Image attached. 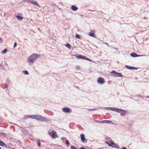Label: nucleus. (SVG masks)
Here are the masks:
<instances>
[{"mask_svg":"<svg viewBox=\"0 0 149 149\" xmlns=\"http://www.w3.org/2000/svg\"><path fill=\"white\" fill-rule=\"evenodd\" d=\"M40 56V55L37 54H33L29 56L27 59L29 62L31 63H32L35 60Z\"/></svg>","mask_w":149,"mask_h":149,"instance_id":"1","label":"nucleus"},{"mask_svg":"<svg viewBox=\"0 0 149 149\" xmlns=\"http://www.w3.org/2000/svg\"><path fill=\"white\" fill-rule=\"evenodd\" d=\"M107 143L109 146H111L112 147L115 148H118V146L115 143L113 142V141L112 140L108 141L107 142Z\"/></svg>","mask_w":149,"mask_h":149,"instance_id":"2","label":"nucleus"},{"mask_svg":"<svg viewBox=\"0 0 149 149\" xmlns=\"http://www.w3.org/2000/svg\"><path fill=\"white\" fill-rule=\"evenodd\" d=\"M74 56L77 58L78 59H82L86 60L88 61H92V60L88 58H86L85 56H84L81 55H74Z\"/></svg>","mask_w":149,"mask_h":149,"instance_id":"3","label":"nucleus"},{"mask_svg":"<svg viewBox=\"0 0 149 149\" xmlns=\"http://www.w3.org/2000/svg\"><path fill=\"white\" fill-rule=\"evenodd\" d=\"M112 76L115 77H122L123 75L119 73H118L115 71H113L111 72Z\"/></svg>","mask_w":149,"mask_h":149,"instance_id":"4","label":"nucleus"},{"mask_svg":"<svg viewBox=\"0 0 149 149\" xmlns=\"http://www.w3.org/2000/svg\"><path fill=\"white\" fill-rule=\"evenodd\" d=\"M40 117L38 120L42 122H47L49 120L48 119L45 117L41 116H40Z\"/></svg>","mask_w":149,"mask_h":149,"instance_id":"5","label":"nucleus"},{"mask_svg":"<svg viewBox=\"0 0 149 149\" xmlns=\"http://www.w3.org/2000/svg\"><path fill=\"white\" fill-rule=\"evenodd\" d=\"M97 81L98 83L101 84H104L105 81L104 78L100 77L98 78Z\"/></svg>","mask_w":149,"mask_h":149,"instance_id":"6","label":"nucleus"},{"mask_svg":"<svg viewBox=\"0 0 149 149\" xmlns=\"http://www.w3.org/2000/svg\"><path fill=\"white\" fill-rule=\"evenodd\" d=\"M49 134L50 136H52L54 138L57 137L56 132L53 131L52 132L50 133Z\"/></svg>","mask_w":149,"mask_h":149,"instance_id":"7","label":"nucleus"},{"mask_svg":"<svg viewBox=\"0 0 149 149\" xmlns=\"http://www.w3.org/2000/svg\"><path fill=\"white\" fill-rule=\"evenodd\" d=\"M116 111L118 113H127V111H125L123 109H116Z\"/></svg>","mask_w":149,"mask_h":149,"instance_id":"8","label":"nucleus"},{"mask_svg":"<svg viewBox=\"0 0 149 149\" xmlns=\"http://www.w3.org/2000/svg\"><path fill=\"white\" fill-rule=\"evenodd\" d=\"M95 31L94 30H93L91 31L89 34V35L93 37H95Z\"/></svg>","mask_w":149,"mask_h":149,"instance_id":"9","label":"nucleus"},{"mask_svg":"<svg viewBox=\"0 0 149 149\" xmlns=\"http://www.w3.org/2000/svg\"><path fill=\"white\" fill-rule=\"evenodd\" d=\"M63 111L65 112H69L70 111V109L69 108L64 107L63 109Z\"/></svg>","mask_w":149,"mask_h":149,"instance_id":"10","label":"nucleus"},{"mask_svg":"<svg viewBox=\"0 0 149 149\" xmlns=\"http://www.w3.org/2000/svg\"><path fill=\"white\" fill-rule=\"evenodd\" d=\"M29 2L31 4L36 5L38 7H39V5L37 3L36 1L30 0L29 1Z\"/></svg>","mask_w":149,"mask_h":149,"instance_id":"11","label":"nucleus"},{"mask_svg":"<svg viewBox=\"0 0 149 149\" xmlns=\"http://www.w3.org/2000/svg\"><path fill=\"white\" fill-rule=\"evenodd\" d=\"M100 123H105L108 124L111 123H112L111 121L107 120H104L101 121H100Z\"/></svg>","mask_w":149,"mask_h":149,"instance_id":"12","label":"nucleus"},{"mask_svg":"<svg viewBox=\"0 0 149 149\" xmlns=\"http://www.w3.org/2000/svg\"><path fill=\"white\" fill-rule=\"evenodd\" d=\"M81 139V141L84 142L85 141V138L84 135L83 134H81L80 135Z\"/></svg>","mask_w":149,"mask_h":149,"instance_id":"13","label":"nucleus"},{"mask_svg":"<svg viewBox=\"0 0 149 149\" xmlns=\"http://www.w3.org/2000/svg\"><path fill=\"white\" fill-rule=\"evenodd\" d=\"M25 119H26L27 118H31L32 119H34V115H26L25 116Z\"/></svg>","mask_w":149,"mask_h":149,"instance_id":"14","label":"nucleus"},{"mask_svg":"<svg viewBox=\"0 0 149 149\" xmlns=\"http://www.w3.org/2000/svg\"><path fill=\"white\" fill-rule=\"evenodd\" d=\"M130 55L131 56H132L133 57H136L139 56L137 54L135 53H132Z\"/></svg>","mask_w":149,"mask_h":149,"instance_id":"15","label":"nucleus"},{"mask_svg":"<svg viewBox=\"0 0 149 149\" xmlns=\"http://www.w3.org/2000/svg\"><path fill=\"white\" fill-rule=\"evenodd\" d=\"M71 8L72 10L74 11L77 10L78 9V8L75 6H72L71 7Z\"/></svg>","mask_w":149,"mask_h":149,"instance_id":"16","label":"nucleus"},{"mask_svg":"<svg viewBox=\"0 0 149 149\" xmlns=\"http://www.w3.org/2000/svg\"><path fill=\"white\" fill-rule=\"evenodd\" d=\"M37 143L38 146L39 147H41V145H40L41 143H40V140L39 139H38V140L37 141Z\"/></svg>","mask_w":149,"mask_h":149,"instance_id":"17","label":"nucleus"},{"mask_svg":"<svg viewBox=\"0 0 149 149\" xmlns=\"http://www.w3.org/2000/svg\"><path fill=\"white\" fill-rule=\"evenodd\" d=\"M40 117V116L37 115H34V119L38 120L39 117Z\"/></svg>","mask_w":149,"mask_h":149,"instance_id":"18","label":"nucleus"},{"mask_svg":"<svg viewBox=\"0 0 149 149\" xmlns=\"http://www.w3.org/2000/svg\"><path fill=\"white\" fill-rule=\"evenodd\" d=\"M16 17L18 19L20 20H22L23 19V18L22 17H20L18 15L16 16Z\"/></svg>","mask_w":149,"mask_h":149,"instance_id":"19","label":"nucleus"},{"mask_svg":"<svg viewBox=\"0 0 149 149\" xmlns=\"http://www.w3.org/2000/svg\"><path fill=\"white\" fill-rule=\"evenodd\" d=\"M76 37L77 38L79 39H81V36L78 34H76Z\"/></svg>","mask_w":149,"mask_h":149,"instance_id":"20","label":"nucleus"},{"mask_svg":"<svg viewBox=\"0 0 149 149\" xmlns=\"http://www.w3.org/2000/svg\"><path fill=\"white\" fill-rule=\"evenodd\" d=\"M7 49H5L2 52V54H5L7 52Z\"/></svg>","mask_w":149,"mask_h":149,"instance_id":"21","label":"nucleus"},{"mask_svg":"<svg viewBox=\"0 0 149 149\" xmlns=\"http://www.w3.org/2000/svg\"><path fill=\"white\" fill-rule=\"evenodd\" d=\"M5 145V143L3 142L0 140V146H3Z\"/></svg>","mask_w":149,"mask_h":149,"instance_id":"22","label":"nucleus"},{"mask_svg":"<svg viewBox=\"0 0 149 149\" xmlns=\"http://www.w3.org/2000/svg\"><path fill=\"white\" fill-rule=\"evenodd\" d=\"M65 46L69 49H70L71 47V45L69 43L67 44Z\"/></svg>","mask_w":149,"mask_h":149,"instance_id":"23","label":"nucleus"},{"mask_svg":"<svg viewBox=\"0 0 149 149\" xmlns=\"http://www.w3.org/2000/svg\"><path fill=\"white\" fill-rule=\"evenodd\" d=\"M117 108H111V110H112L114 111H116Z\"/></svg>","mask_w":149,"mask_h":149,"instance_id":"24","label":"nucleus"},{"mask_svg":"<svg viewBox=\"0 0 149 149\" xmlns=\"http://www.w3.org/2000/svg\"><path fill=\"white\" fill-rule=\"evenodd\" d=\"M126 67H127V68H128V69H132L134 68V67H132L131 66H126Z\"/></svg>","mask_w":149,"mask_h":149,"instance_id":"25","label":"nucleus"},{"mask_svg":"<svg viewBox=\"0 0 149 149\" xmlns=\"http://www.w3.org/2000/svg\"><path fill=\"white\" fill-rule=\"evenodd\" d=\"M71 149H77L76 148L74 147V146H72L71 147Z\"/></svg>","mask_w":149,"mask_h":149,"instance_id":"26","label":"nucleus"},{"mask_svg":"<svg viewBox=\"0 0 149 149\" xmlns=\"http://www.w3.org/2000/svg\"><path fill=\"white\" fill-rule=\"evenodd\" d=\"M76 68L77 69H79L80 68V67L79 65H77L76 66Z\"/></svg>","mask_w":149,"mask_h":149,"instance_id":"27","label":"nucleus"},{"mask_svg":"<svg viewBox=\"0 0 149 149\" xmlns=\"http://www.w3.org/2000/svg\"><path fill=\"white\" fill-rule=\"evenodd\" d=\"M66 144H67L68 145H69V141H68L67 140V141H66Z\"/></svg>","mask_w":149,"mask_h":149,"instance_id":"28","label":"nucleus"},{"mask_svg":"<svg viewBox=\"0 0 149 149\" xmlns=\"http://www.w3.org/2000/svg\"><path fill=\"white\" fill-rule=\"evenodd\" d=\"M24 73L25 74H28V72L26 71H24Z\"/></svg>","mask_w":149,"mask_h":149,"instance_id":"29","label":"nucleus"},{"mask_svg":"<svg viewBox=\"0 0 149 149\" xmlns=\"http://www.w3.org/2000/svg\"><path fill=\"white\" fill-rule=\"evenodd\" d=\"M17 43L15 42L14 44V48H15L17 46Z\"/></svg>","mask_w":149,"mask_h":149,"instance_id":"30","label":"nucleus"},{"mask_svg":"<svg viewBox=\"0 0 149 149\" xmlns=\"http://www.w3.org/2000/svg\"><path fill=\"white\" fill-rule=\"evenodd\" d=\"M96 109H88V110L90 111H93V110H96Z\"/></svg>","mask_w":149,"mask_h":149,"instance_id":"31","label":"nucleus"},{"mask_svg":"<svg viewBox=\"0 0 149 149\" xmlns=\"http://www.w3.org/2000/svg\"><path fill=\"white\" fill-rule=\"evenodd\" d=\"M3 41V39L2 38H0V42H2Z\"/></svg>","mask_w":149,"mask_h":149,"instance_id":"32","label":"nucleus"},{"mask_svg":"<svg viewBox=\"0 0 149 149\" xmlns=\"http://www.w3.org/2000/svg\"><path fill=\"white\" fill-rule=\"evenodd\" d=\"M121 149H127V148H122Z\"/></svg>","mask_w":149,"mask_h":149,"instance_id":"33","label":"nucleus"},{"mask_svg":"<svg viewBox=\"0 0 149 149\" xmlns=\"http://www.w3.org/2000/svg\"><path fill=\"white\" fill-rule=\"evenodd\" d=\"M0 149H1V147H0Z\"/></svg>","mask_w":149,"mask_h":149,"instance_id":"34","label":"nucleus"},{"mask_svg":"<svg viewBox=\"0 0 149 149\" xmlns=\"http://www.w3.org/2000/svg\"><path fill=\"white\" fill-rule=\"evenodd\" d=\"M1 64H0V66H1Z\"/></svg>","mask_w":149,"mask_h":149,"instance_id":"35","label":"nucleus"}]
</instances>
